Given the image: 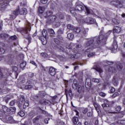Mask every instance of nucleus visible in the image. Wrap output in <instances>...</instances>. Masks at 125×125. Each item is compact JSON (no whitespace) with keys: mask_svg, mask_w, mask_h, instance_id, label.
<instances>
[{"mask_svg":"<svg viewBox=\"0 0 125 125\" xmlns=\"http://www.w3.org/2000/svg\"><path fill=\"white\" fill-rule=\"evenodd\" d=\"M106 40L107 39L105 38L103 35H100L99 37H95L91 39L85 43V47L86 48L88 47V48L86 49L85 52L88 53L90 50H92V49H94V48L96 47V46L94 45V42H97L98 43H101V42H106Z\"/></svg>","mask_w":125,"mask_h":125,"instance_id":"nucleus-1","label":"nucleus"},{"mask_svg":"<svg viewBox=\"0 0 125 125\" xmlns=\"http://www.w3.org/2000/svg\"><path fill=\"white\" fill-rule=\"evenodd\" d=\"M21 14V15H26L27 14V9L23 8L21 9L19 11V9H16L15 11L13 12V13L10 15V20H13L16 18V17L19 14Z\"/></svg>","mask_w":125,"mask_h":125,"instance_id":"nucleus-2","label":"nucleus"},{"mask_svg":"<svg viewBox=\"0 0 125 125\" xmlns=\"http://www.w3.org/2000/svg\"><path fill=\"white\" fill-rule=\"evenodd\" d=\"M76 19L78 20V22H80L81 23H87V24H93V23H94V19L89 17H88L84 19L83 17L79 15L78 16L76 17Z\"/></svg>","mask_w":125,"mask_h":125,"instance_id":"nucleus-3","label":"nucleus"},{"mask_svg":"<svg viewBox=\"0 0 125 125\" xmlns=\"http://www.w3.org/2000/svg\"><path fill=\"white\" fill-rule=\"evenodd\" d=\"M76 10L77 11H79V12H82V11H83L84 10V8L86 10L87 14H91V12H90V10L86 6H83L80 4L79 1H77L76 3Z\"/></svg>","mask_w":125,"mask_h":125,"instance_id":"nucleus-4","label":"nucleus"},{"mask_svg":"<svg viewBox=\"0 0 125 125\" xmlns=\"http://www.w3.org/2000/svg\"><path fill=\"white\" fill-rule=\"evenodd\" d=\"M28 31H31V25L30 24H28L27 27L24 28H22L21 31V35H22L25 39H29V33H28Z\"/></svg>","mask_w":125,"mask_h":125,"instance_id":"nucleus-5","label":"nucleus"},{"mask_svg":"<svg viewBox=\"0 0 125 125\" xmlns=\"http://www.w3.org/2000/svg\"><path fill=\"white\" fill-rule=\"evenodd\" d=\"M2 78H6L7 76H9L10 74L9 73V69L7 68L2 69V73H0Z\"/></svg>","mask_w":125,"mask_h":125,"instance_id":"nucleus-6","label":"nucleus"},{"mask_svg":"<svg viewBox=\"0 0 125 125\" xmlns=\"http://www.w3.org/2000/svg\"><path fill=\"white\" fill-rule=\"evenodd\" d=\"M42 116L38 115L35 118H33L32 120V122L33 125H35L36 124H39V121H41V120H42Z\"/></svg>","mask_w":125,"mask_h":125,"instance_id":"nucleus-7","label":"nucleus"},{"mask_svg":"<svg viewBox=\"0 0 125 125\" xmlns=\"http://www.w3.org/2000/svg\"><path fill=\"white\" fill-rule=\"evenodd\" d=\"M55 19H56V16L53 15L47 18L46 22L48 24H51V23L55 21Z\"/></svg>","mask_w":125,"mask_h":125,"instance_id":"nucleus-8","label":"nucleus"},{"mask_svg":"<svg viewBox=\"0 0 125 125\" xmlns=\"http://www.w3.org/2000/svg\"><path fill=\"white\" fill-rule=\"evenodd\" d=\"M9 3V1H8V0L2 1L0 3V7H1V8H5V7L8 5Z\"/></svg>","mask_w":125,"mask_h":125,"instance_id":"nucleus-9","label":"nucleus"},{"mask_svg":"<svg viewBox=\"0 0 125 125\" xmlns=\"http://www.w3.org/2000/svg\"><path fill=\"white\" fill-rule=\"evenodd\" d=\"M76 86L77 87V90L79 93H82L84 91V86H81V85L76 84Z\"/></svg>","mask_w":125,"mask_h":125,"instance_id":"nucleus-10","label":"nucleus"},{"mask_svg":"<svg viewBox=\"0 0 125 125\" xmlns=\"http://www.w3.org/2000/svg\"><path fill=\"white\" fill-rule=\"evenodd\" d=\"M85 86L86 88H90V87H91V80L90 79L87 78L86 79Z\"/></svg>","mask_w":125,"mask_h":125,"instance_id":"nucleus-11","label":"nucleus"},{"mask_svg":"<svg viewBox=\"0 0 125 125\" xmlns=\"http://www.w3.org/2000/svg\"><path fill=\"white\" fill-rule=\"evenodd\" d=\"M48 73L51 75V76H55L56 74L55 68L52 66L50 67L49 69Z\"/></svg>","mask_w":125,"mask_h":125,"instance_id":"nucleus-12","label":"nucleus"},{"mask_svg":"<svg viewBox=\"0 0 125 125\" xmlns=\"http://www.w3.org/2000/svg\"><path fill=\"white\" fill-rule=\"evenodd\" d=\"M2 109L3 110V111L4 112V114L5 115V114H10V108H8V107H7V106H5V105H3L2 106Z\"/></svg>","mask_w":125,"mask_h":125,"instance_id":"nucleus-13","label":"nucleus"},{"mask_svg":"<svg viewBox=\"0 0 125 125\" xmlns=\"http://www.w3.org/2000/svg\"><path fill=\"white\" fill-rule=\"evenodd\" d=\"M52 14H53L52 11H47L44 14V16L45 18H48V17H50L51 16H53V15H52Z\"/></svg>","mask_w":125,"mask_h":125,"instance_id":"nucleus-14","label":"nucleus"},{"mask_svg":"<svg viewBox=\"0 0 125 125\" xmlns=\"http://www.w3.org/2000/svg\"><path fill=\"white\" fill-rule=\"evenodd\" d=\"M73 32L76 34H80V35H81V34H82V28L80 27H75L73 29Z\"/></svg>","mask_w":125,"mask_h":125,"instance_id":"nucleus-15","label":"nucleus"},{"mask_svg":"<svg viewBox=\"0 0 125 125\" xmlns=\"http://www.w3.org/2000/svg\"><path fill=\"white\" fill-rule=\"evenodd\" d=\"M109 104H110V103L109 102V101L107 100H105L104 101V104H102V106L103 108H107L109 107Z\"/></svg>","mask_w":125,"mask_h":125,"instance_id":"nucleus-16","label":"nucleus"},{"mask_svg":"<svg viewBox=\"0 0 125 125\" xmlns=\"http://www.w3.org/2000/svg\"><path fill=\"white\" fill-rule=\"evenodd\" d=\"M5 119L6 121L10 122V123H12V121H13V117L12 116H10V115H7L5 117Z\"/></svg>","mask_w":125,"mask_h":125,"instance_id":"nucleus-17","label":"nucleus"},{"mask_svg":"<svg viewBox=\"0 0 125 125\" xmlns=\"http://www.w3.org/2000/svg\"><path fill=\"white\" fill-rule=\"evenodd\" d=\"M70 11L71 14H73V15H74V16H75L76 18L79 16V15L76 16V11H77V10H76V8H75L74 7L70 8Z\"/></svg>","mask_w":125,"mask_h":125,"instance_id":"nucleus-18","label":"nucleus"},{"mask_svg":"<svg viewBox=\"0 0 125 125\" xmlns=\"http://www.w3.org/2000/svg\"><path fill=\"white\" fill-rule=\"evenodd\" d=\"M88 30L85 29V28H81V36L83 37V36H84V35H86L87 34Z\"/></svg>","mask_w":125,"mask_h":125,"instance_id":"nucleus-19","label":"nucleus"},{"mask_svg":"<svg viewBox=\"0 0 125 125\" xmlns=\"http://www.w3.org/2000/svg\"><path fill=\"white\" fill-rule=\"evenodd\" d=\"M122 109V107H121V106H117L115 110L116 111V112H108V113H111V114H115V113L117 114L118 113H119V112H120L121 111V109Z\"/></svg>","mask_w":125,"mask_h":125,"instance_id":"nucleus-20","label":"nucleus"},{"mask_svg":"<svg viewBox=\"0 0 125 125\" xmlns=\"http://www.w3.org/2000/svg\"><path fill=\"white\" fill-rule=\"evenodd\" d=\"M114 5L119 7V8H122L123 7V4L120 2V1H113Z\"/></svg>","mask_w":125,"mask_h":125,"instance_id":"nucleus-21","label":"nucleus"},{"mask_svg":"<svg viewBox=\"0 0 125 125\" xmlns=\"http://www.w3.org/2000/svg\"><path fill=\"white\" fill-rule=\"evenodd\" d=\"M112 22H113L114 24H116V25H119V24L121 23V21H120V20H119L118 18L112 19Z\"/></svg>","mask_w":125,"mask_h":125,"instance_id":"nucleus-22","label":"nucleus"},{"mask_svg":"<svg viewBox=\"0 0 125 125\" xmlns=\"http://www.w3.org/2000/svg\"><path fill=\"white\" fill-rule=\"evenodd\" d=\"M38 10L39 13L42 14L43 13V12L45 10V8L43 6H40L38 8Z\"/></svg>","mask_w":125,"mask_h":125,"instance_id":"nucleus-23","label":"nucleus"},{"mask_svg":"<svg viewBox=\"0 0 125 125\" xmlns=\"http://www.w3.org/2000/svg\"><path fill=\"white\" fill-rule=\"evenodd\" d=\"M67 38L68 40L72 41L74 39V34L73 33H69L67 34Z\"/></svg>","mask_w":125,"mask_h":125,"instance_id":"nucleus-24","label":"nucleus"},{"mask_svg":"<svg viewBox=\"0 0 125 125\" xmlns=\"http://www.w3.org/2000/svg\"><path fill=\"white\" fill-rule=\"evenodd\" d=\"M121 31H122V29L121 28V27H119V26H116L113 30V32L114 33H120Z\"/></svg>","mask_w":125,"mask_h":125,"instance_id":"nucleus-25","label":"nucleus"},{"mask_svg":"<svg viewBox=\"0 0 125 125\" xmlns=\"http://www.w3.org/2000/svg\"><path fill=\"white\" fill-rule=\"evenodd\" d=\"M4 52H5V50H4V49L2 48H0V61L1 60H2V57H1V54H3V53H4Z\"/></svg>","mask_w":125,"mask_h":125,"instance_id":"nucleus-26","label":"nucleus"},{"mask_svg":"<svg viewBox=\"0 0 125 125\" xmlns=\"http://www.w3.org/2000/svg\"><path fill=\"white\" fill-rule=\"evenodd\" d=\"M26 65H27V62H22L20 64V68L21 69H24V68H25V67L26 66Z\"/></svg>","mask_w":125,"mask_h":125,"instance_id":"nucleus-27","label":"nucleus"},{"mask_svg":"<svg viewBox=\"0 0 125 125\" xmlns=\"http://www.w3.org/2000/svg\"><path fill=\"white\" fill-rule=\"evenodd\" d=\"M73 46H74V43H67L66 45V48H67L68 49H71V48H72Z\"/></svg>","mask_w":125,"mask_h":125,"instance_id":"nucleus-28","label":"nucleus"},{"mask_svg":"<svg viewBox=\"0 0 125 125\" xmlns=\"http://www.w3.org/2000/svg\"><path fill=\"white\" fill-rule=\"evenodd\" d=\"M93 105L95 107V110H96L97 112H99V105H98V104L95 102L93 103Z\"/></svg>","mask_w":125,"mask_h":125,"instance_id":"nucleus-29","label":"nucleus"},{"mask_svg":"<svg viewBox=\"0 0 125 125\" xmlns=\"http://www.w3.org/2000/svg\"><path fill=\"white\" fill-rule=\"evenodd\" d=\"M113 49H117V48H118V44L116 40H114L113 41Z\"/></svg>","mask_w":125,"mask_h":125,"instance_id":"nucleus-30","label":"nucleus"},{"mask_svg":"<svg viewBox=\"0 0 125 125\" xmlns=\"http://www.w3.org/2000/svg\"><path fill=\"white\" fill-rule=\"evenodd\" d=\"M48 32L50 35H55V32L52 28L48 29Z\"/></svg>","mask_w":125,"mask_h":125,"instance_id":"nucleus-31","label":"nucleus"},{"mask_svg":"<svg viewBox=\"0 0 125 125\" xmlns=\"http://www.w3.org/2000/svg\"><path fill=\"white\" fill-rule=\"evenodd\" d=\"M93 69H95V70H96V71H97L99 73H102V72H103V70L100 67H93Z\"/></svg>","mask_w":125,"mask_h":125,"instance_id":"nucleus-32","label":"nucleus"},{"mask_svg":"<svg viewBox=\"0 0 125 125\" xmlns=\"http://www.w3.org/2000/svg\"><path fill=\"white\" fill-rule=\"evenodd\" d=\"M79 122V119H78V117H74L73 118V123L74 124V125H77V123Z\"/></svg>","mask_w":125,"mask_h":125,"instance_id":"nucleus-33","label":"nucleus"},{"mask_svg":"<svg viewBox=\"0 0 125 125\" xmlns=\"http://www.w3.org/2000/svg\"><path fill=\"white\" fill-rule=\"evenodd\" d=\"M42 35L44 38H46V36H47V31L46 30L44 29L42 30Z\"/></svg>","mask_w":125,"mask_h":125,"instance_id":"nucleus-34","label":"nucleus"},{"mask_svg":"<svg viewBox=\"0 0 125 125\" xmlns=\"http://www.w3.org/2000/svg\"><path fill=\"white\" fill-rule=\"evenodd\" d=\"M67 27L68 30H71L72 31H74V29H75V27L72 24H68Z\"/></svg>","mask_w":125,"mask_h":125,"instance_id":"nucleus-35","label":"nucleus"},{"mask_svg":"<svg viewBox=\"0 0 125 125\" xmlns=\"http://www.w3.org/2000/svg\"><path fill=\"white\" fill-rule=\"evenodd\" d=\"M33 88V85H26L24 89L27 90H30V89H32Z\"/></svg>","mask_w":125,"mask_h":125,"instance_id":"nucleus-36","label":"nucleus"},{"mask_svg":"<svg viewBox=\"0 0 125 125\" xmlns=\"http://www.w3.org/2000/svg\"><path fill=\"white\" fill-rule=\"evenodd\" d=\"M10 111L13 112L14 114H15V112H16V107H9Z\"/></svg>","mask_w":125,"mask_h":125,"instance_id":"nucleus-37","label":"nucleus"},{"mask_svg":"<svg viewBox=\"0 0 125 125\" xmlns=\"http://www.w3.org/2000/svg\"><path fill=\"white\" fill-rule=\"evenodd\" d=\"M27 107H29V101H25L23 104L24 109L27 108Z\"/></svg>","mask_w":125,"mask_h":125,"instance_id":"nucleus-38","label":"nucleus"},{"mask_svg":"<svg viewBox=\"0 0 125 125\" xmlns=\"http://www.w3.org/2000/svg\"><path fill=\"white\" fill-rule=\"evenodd\" d=\"M88 112V108H83L82 109L83 114H85L86 113Z\"/></svg>","mask_w":125,"mask_h":125,"instance_id":"nucleus-39","label":"nucleus"},{"mask_svg":"<svg viewBox=\"0 0 125 125\" xmlns=\"http://www.w3.org/2000/svg\"><path fill=\"white\" fill-rule=\"evenodd\" d=\"M92 82L95 83H99V79L93 78L92 79Z\"/></svg>","mask_w":125,"mask_h":125,"instance_id":"nucleus-40","label":"nucleus"},{"mask_svg":"<svg viewBox=\"0 0 125 125\" xmlns=\"http://www.w3.org/2000/svg\"><path fill=\"white\" fill-rule=\"evenodd\" d=\"M18 115L21 117H24V116H25V113H24V111H20L18 112Z\"/></svg>","mask_w":125,"mask_h":125,"instance_id":"nucleus-41","label":"nucleus"},{"mask_svg":"<svg viewBox=\"0 0 125 125\" xmlns=\"http://www.w3.org/2000/svg\"><path fill=\"white\" fill-rule=\"evenodd\" d=\"M115 88L113 87H110L109 88V93H113V92H115Z\"/></svg>","mask_w":125,"mask_h":125,"instance_id":"nucleus-42","label":"nucleus"},{"mask_svg":"<svg viewBox=\"0 0 125 125\" xmlns=\"http://www.w3.org/2000/svg\"><path fill=\"white\" fill-rule=\"evenodd\" d=\"M119 95H120V94H119V93L118 92H115L112 95V97L113 98H115V97H117V96H119Z\"/></svg>","mask_w":125,"mask_h":125,"instance_id":"nucleus-43","label":"nucleus"},{"mask_svg":"<svg viewBox=\"0 0 125 125\" xmlns=\"http://www.w3.org/2000/svg\"><path fill=\"white\" fill-rule=\"evenodd\" d=\"M123 69V66L122 64L117 65V69L119 70V71H120V70H122Z\"/></svg>","mask_w":125,"mask_h":125,"instance_id":"nucleus-44","label":"nucleus"},{"mask_svg":"<svg viewBox=\"0 0 125 125\" xmlns=\"http://www.w3.org/2000/svg\"><path fill=\"white\" fill-rule=\"evenodd\" d=\"M95 55V53L92 52V53H90L88 54L87 56L89 57H92V56H94Z\"/></svg>","mask_w":125,"mask_h":125,"instance_id":"nucleus-45","label":"nucleus"},{"mask_svg":"<svg viewBox=\"0 0 125 125\" xmlns=\"http://www.w3.org/2000/svg\"><path fill=\"white\" fill-rule=\"evenodd\" d=\"M10 106H14L15 105V101H12L10 102Z\"/></svg>","mask_w":125,"mask_h":125,"instance_id":"nucleus-46","label":"nucleus"},{"mask_svg":"<svg viewBox=\"0 0 125 125\" xmlns=\"http://www.w3.org/2000/svg\"><path fill=\"white\" fill-rule=\"evenodd\" d=\"M99 96H102V97H105V96H106V94L103 92H100L99 93Z\"/></svg>","mask_w":125,"mask_h":125,"instance_id":"nucleus-47","label":"nucleus"},{"mask_svg":"<svg viewBox=\"0 0 125 125\" xmlns=\"http://www.w3.org/2000/svg\"><path fill=\"white\" fill-rule=\"evenodd\" d=\"M54 42H55L56 44H59L60 43V42H59V41L57 39H54Z\"/></svg>","mask_w":125,"mask_h":125,"instance_id":"nucleus-48","label":"nucleus"},{"mask_svg":"<svg viewBox=\"0 0 125 125\" xmlns=\"http://www.w3.org/2000/svg\"><path fill=\"white\" fill-rule=\"evenodd\" d=\"M10 100V98H4V101L6 102V103H8V102Z\"/></svg>","mask_w":125,"mask_h":125,"instance_id":"nucleus-49","label":"nucleus"},{"mask_svg":"<svg viewBox=\"0 0 125 125\" xmlns=\"http://www.w3.org/2000/svg\"><path fill=\"white\" fill-rule=\"evenodd\" d=\"M29 115L30 116H31V117H34V116H35V111H30V112L29 113Z\"/></svg>","mask_w":125,"mask_h":125,"instance_id":"nucleus-50","label":"nucleus"},{"mask_svg":"<svg viewBox=\"0 0 125 125\" xmlns=\"http://www.w3.org/2000/svg\"><path fill=\"white\" fill-rule=\"evenodd\" d=\"M20 101H21V102H24V101H25V97H24V96H21V97Z\"/></svg>","mask_w":125,"mask_h":125,"instance_id":"nucleus-51","label":"nucleus"},{"mask_svg":"<svg viewBox=\"0 0 125 125\" xmlns=\"http://www.w3.org/2000/svg\"><path fill=\"white\" fill-rule=\"evenodd\" d=\"M57 33H58V34L59 35H61V34H63V30H62V29H59V30L58 31Z\"/></svg>","mask_w":125,"mask_h":125,"instance_id":"nucleus-52","label":"nucleus"},{"mask_svg":"<svg viewBox=\"0 0 125 125\" xmlns=\"http://www.w3.org/2000/svg\"><path fill=\"white\" fill-rule=\"evenodd\" d=\"M87 117H89L90 118L92 117V112H89L87 113Z\"/></svg>","mask_w":125,"mask_h":125,"instance_id":"nucleus-53","label":"nucleus"},{"mask_svg":"<svg viewBox=\"0 0 125 125\" xmlns=\"http://www.w3.org/2000/svg\"><path fill=\"white\" fill-rule=\"evenodd\" d=\"M17 38V37L15 35H14V36H11L10 38L11 39V40H13V41H15V40H16Z\"/></svg>","mask_w":125,"mask_h":125,"instance_id":"nucleus-54","label":"nucleus"},{"mask_svg":"<svg viewBox=\"0 0 125 125\" xmlns=\"http://www.w3.org/2000/svg\"><path fill=\"white\" fill-rule=\"evenodd\" d=\"M48 0H41V3L43 4H45V3H47Z\"/></svg>","mask_w":125,"mask_h":125,"instance_id":"nucleus-55","label":"nucleus"},{"mask_svg":"<svg viewBox=\"0 0 125 125\" xmlns=\"http://www.w3.org/2000/svg\"><path fill=\"white\" fill-rule=\"evenodd\" d=\"M41 55L43 57H46V56H47V54L46 53H42Z\"/></svg>","mask_w":125,"mask_h":125,"instance_id":"nucleus-56","label":"nucleus"},{"mask_svg":"<svg viewBox=\"0 0 125 125\" xmlns=\"http://www.w3.org/2000/svg\"><path fill=\"white\" fill-rule=\"evenodd\" d=\"M49 120H50V119L49 118H47L46 119H45L44 120V122L46 124H48V121H49Z\"/></svg>","mask_w":125,"mask_h":125,"instance_id":"nucleus-57","label":"nucleus"},{"mask_svg":"<svg viewBox=\"0 0 125 125\" xmlns=\"http://www.w3.org/2000/svg\"><path fill=\"white\" fill-rule=\"evenodd\" d=\"M111 33H112V30L108 31V32L105 34V36H106V37H108V36L110 35V34H111Z\"/></svg>","mask_w":125,"mask_h":125,"instance_id":"nucleus-58","label":"nucleus"},{"mask_svg":"<svg viewBox=\"0 0 125 125\" xmlns=\"http://www.w3.org/2000/svg\"><path fill=\"white\" fill-rule=\"evenodd\" d=\"M106 13L108 15H110V16L113 15V12H112V11H110L108 12H107Z\"/></svg>","mask_w":125,"mask_h":125,"instance_id":"nucleus-59","label":"nucleus"},{"mask_svg":"<svg viewBox=\"0 0 125 125\" xmlns=\"http://www.w3.org/2000/svg\"><path fill=\"white\" fill-rule=\"evenodd\" d=\"M30 63L31 64H32L33 65H34L35 66H36V67H37V63H36V62L34 61H31L30 62Z\"/></svg>","mask_w":125,"mask_h":125,"instance_id":"nucleus-60","label":"nucleus"},{"mask_svg":"<svg viewBox=\"0 0 125 125\" xmlns=\"http://www.w3.org/2000/svg\"><path fill=\"white\" fill-rule=\"evenodd\" d=\"M82 47V45L81 44H78L76 45V48H81Z\"/></svg>","mask_w":125,"mask_h":125,"instance_id":"nucleus-61","label":"nucleus"},{"mask_svg":"<svg viewBox=\"0 0 125 125\" xmlns=\"http://www.w3.org/2000/svg\"><path fill=\"white\" fill-rule=\"evenodd\" d=\"M28 76H29V77H32L34 76V74L33 73H29L28 74Z\"/></svg>","mask_w":125,"mask_h":125,"instance_id":"nucleus-62","label":"nucleus"},{"mask_svg":"<svg viewBox=\"0 0 125 125\" xmlns=\"http://www.w3.org/2000/svg\"><path fill=\"white\" fill-rule=\"evenodd\" d=\"M58 38L59 39V40H63V37L60 35L58 36Z\"/></svg>","mask_w":125,"mask_h":125,"instance_id":"nucleus-63","label":"nucleus"},{"mask_svg":"<svg viewBox=\"0 0 125 125\" xmlns=\"http://www.w3.org/2000/svg\"><path fill=\"white\" fill-rule=\"evenodd\" d=\"M59 125H64V122L61 121L59 124Z\"/></svg>","mask_w":125,"mask_h":125,"instance_id":"nucleus-64","label":"nucleus"}]
</instances>
